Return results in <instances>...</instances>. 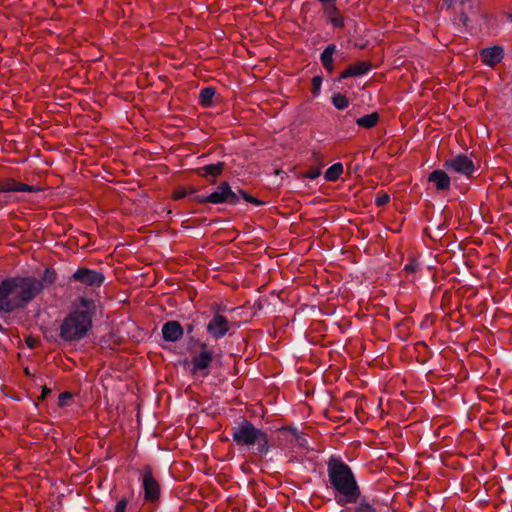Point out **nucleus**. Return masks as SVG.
Returning a JSON list of instances; mask_svg holds the SVG:
<instances>
[{"instance_id": "33", "label": "nucleus", "mask_w": 512, "mask_h": 512, "mask_svg": "<svg viewBox=\"0 0 512 512\" xmlns=\"http://www.w3.org/2000/svg\"><path fill=\"white\" fill-rule=\"evenodd\" d=\"M128 500L126 498L120 499L115 506L114 512H126Z\"/></svg>"}, {"instance_id": "13", "label": "nucleus", "mask_w": 512, "mask_h": 512, "mask_svg": "<svg viewBox=\"0 0 512 512\" xmlns=\"http://www.w3.org/2000/svg\"><path fill=\"white\" fill-rule=\"evenodd\" d=\"M372 68L369 61H358L355 64L349 65L343 72L340 73L336 82L341 83L349 77H360L366 75Z\"/></svg>"}, {"instance_id": "15", "label": "nucleus", "mask_w": 512, "mask_h": 512, "mask_svg": "<svg viewBox=\"0 0 512 512\" xmlns=\"http://www.w3.org/2000/svg\"><path fill=\"white\" fill-rule=\"evenodd\" d=\"M40 188L24 183L17 182L12 178L4 179L0 182V192L9 193V192H38Z\"/></svg>"}, {"instance_id": "43", "label": "nucleus", "mask_w": 512, "mask_h": 512, "mask_svg": "<svg viewBox=\"0 0 512 512\" xmlns=\"http://www.w3.org/2000/svg\"><path fill=\"white\" fill-rule=\"evenodd\" d=\"M508 18L512 21V14H509Z\"/></svg>"}, {"instance_id": "17", "label": "nucleus", "mask_w": 512, "mask_h": 512, "mask_svg": "<svg viewBox=\"0 0 512 512\" xmlns=\"http://www.w3.org/2000/svg\"><path fill=\"white\" fill-rule=\"evenodd\" d=\"M337 51V46L334 43H331L325 47V49L320 54V61L324 67V69L328 73H332L334 71V59L333 55Z\"/></svg>"}, {"instance_id": "6", "label": "nucleus", "mask_w": 512, "mask_h": 512, "mask_svg": "<svg viewBox=\"0 0 512 512\" xmlns=\"http://www.w3.org/2000/svg\"><path fill=\"white\" fill-rule=\"evenodd\" d=\"M190 342H196L200 351L192 356L189 371L192 375H199L205 378L210 374L214 353L209 349L206 342L198 341L194 337L190 338Z\"/></svg>"}, {"instance_id": "7", "label": "nucleus", "mask_w": 512, "mask_h": 512, "mask_svg": "<svg viewBox=\"0 0 512 512\" xmlns=\"http://www.w3.org/2000/svg\"><path fill=\"white\" fill-rule=\"evenodd\" d=\"M141 482L144 500L149 503H157L160 500L161 487L149 465L144 466L141 471Z\"/></svg>"}, {"instance_id": "23", "label": "nucleus", "mask_w": 512, "mask_h": 512, "mask_svg": "<svg viewBox=\"0 0 512 512\" xmlns=\"http://www.w3.org/2000/svg\"><path fill=\"white\" fill-rule=\"evenodd\" d=\"M343 173V165L338 162L331 165L324 173V179L329 182L337 181Z\"/></svg>"}, {"instance_id": "39", "label": "nucleus", "mask_w": 512, "mask_h": 512, "mask_svg": "<svg viewBox=\"0 0 512 512\" xmlns=\"http://www.w3.org/2000/svg\"><path fill=\"white\" fill-rule=\"evenodd\" d=\"M27 345H28L30 348H33V347H34V345H35L34 340H32V339H28V340H27Z\"/></svg>"}, {"instance_id": "38", "label": "nucleus", "mask_w": 512, "mask_h": 512, "mask_svg": "<svg viewBox=\"0 0 512 512\" xmlns=\"http://www.w3.org/2000/svg\"><path fill=\"white\" fill-rule=\"evenodd\" d=\"M185 329H186L187 334H190V333H192V332H193V330H194V326H193V324H188V325H186V327L184 328V330H185Z\"/></svg>"}, {"instance_id": "36", "label": "nucleus", "mask_w": 512, "mask_h": 512, "mask_svg": "<svg viewBox=\"0 0 512 512\" xmlns=\"http://www.w3.org/2000/svg\"><path fill=\"white\" fill-rule=\"evenodd\" d=\"M448 227V223L445 220L442 224L438 225L437 231L439 232L438 235L440 236V233L443 232Z\"/></svg>"}, {"instance_id": "40", "label": "nucleus", "mask_w": 512, "mask_h": 512, "mask_svg": "<svg viewBox=\"0 0 512 512\" xmlns=\"http://www.w3.org/2000/svg\"><path fill=\"white\" fill-rule=\"evenodd\" d=\"M0 332L5 333V328L2 326L1 323H0Z\"/></svg>"}, {"instance_id": "37", "label": "nucleus", "mask_w": 512, "mask_h": 512, "mask_svg": "<svg viewBox=\"0 0 512 512\" xmlns=\"http://www.w3.org/2000/svg\"><path fill=\"white\" fill-rule=\"evenodd\" d=\"M461 21L463 22L464 25H467L468 21H469L468 16L466 14L462 13L461 14Z\"/></svg>"}, {"instance_id": "3", "label": "nucleus", "mask_w": 512, "mask_h": 512, "mask_svg": "<svg viewBox=\"0 0 512 512\" xmlns=\"http://www.w3.org/2000/svg\"><path fill=\"white\" fill-rule=\"evenodd\" d=\"M231 437L238 446L255 447V453L260 456H267L271 451L269 436L263 430L254 426V424L242 418L240 422L231 428Z\"/></svg>"}, {"instance_id": "29", "label": "nucleus", "mask_w": 512, "mask_h": 512, "mask_svg": "<svg viewBox=\"0 0 512 512\" xmlns=\"http://www.w3.org/2000/svg\"><path fill=\"white\" fill-rule=\"evenodd\" d=\"M320 175H321V170L319 167H317V168H310L309 170H307L306 172H304L302 174V177L314 180V179L318 178Z\"/></svg>"}, {"instance_id": "42", "label": "nucleus", "mask_w": 512, "mask_h": 512, "mask_svg": "<svg viewBox=\"0 0 512 512\" xmlns=\"http://www.w3.org/2000/svg\"><path fill=\"white\" fill-rule=\"evenodd\" d=\"M401 325H402V322H398V323L395 324V327L399 328Z\"/></svg>"}, {"instance_id": "21", "label": "nucleus", "mask_w": 512, "mask_h": 512, "mask_svg": "<svg viewBox=\"0 0 512 512\" xmlns=\"http://www.w3.org/2000/svg\"><path fill=\"white\" fill-rule=\"evenodd\" d=\"M216 94V89L214 87L208 86L204 87L200 90L199 93V103L203 107H212L213 98Z\"/></svg>"}, {"instance_id": "1", "label": "nucleus", "mask_w": 512, "mask_h": 512, "mask_svg": "<svg viewBox=\"0 0 512 512\" xmlns=\"http://www.w3.org/2000/svg\"><path fill=\"white\" fill-rule=\"evenodd\" d=\"M43 290V283L32 276H17L0 283V312L24 309Z\"/></svg>"}, {"instance_id": "8", "label": "nucleus", "mask_w": 512, "mask_h": 512, "mask_svg": "<svg viewBox=\"0 0 512 512\" xmlns=\"http://www.w3.org/2000/svg\"><path fill=\"white\" fill-rule=\"evenodd\" d=\"M105 281L102 272L87 267H79L70 277L68 283L79 282L91 288H100Z\"/></svg>"}, {"instance_id": "10", "label": "nucleus", "mask_w": 512, "mask_h": 512, "mask_svg": "<svg viewBox=\"0 0 512 512\" xmlns=\"http://www.w3.org/2000/svg\"><path fill=\"white\" fill-rule=\"evenodd\" d=\"M234 326V323L230 322L219 312H216L206 324V330L210 337L217 341L225 337Z\"/></svg>"}, {"instance_id": "4", "label": "nucleus", "mask_w": 512, "mask_h": 512, "mask_svg": "<svg viewBox=\"0 0 512 512\" xmlns=\"http://www.w3.org/2000/svg\"><path fill=\"white\" fill-rule=\"evenodd\" d=\"M241 198L255 206H262L264 204L262 200L255 198L239 187H237L236 190H233L227 181L220 182L215 190L207 196L196 195L194 200L201 204L211 203L236 206L239 204Z\"/></svg>"}, {"instance_id": "2", "label": "nucleus", "mask_w": 512, "mask_h": 512, "mask_svg": "<svg viewBox=\"0 0 512 512\" xmlns=\"http://www.w3.org/2000/svg\"><path fill=\"white\" fill-rule=\"evenodd\" d=\"M327 475L335 502L339 506L355 502L360 486L352 468L340 457L331 456L327 461Z\"/></svg>"}, {"instance_id": "14", "label": "nucleus", "mask_w": 512, "mask_h": 512, "mask_svg": "<svg viewBox=\"0 0 512 512\" xmlns=\"http://www.w3.org/2000/svg\"><path fill=\"white\" fill-rule=\"evenodd\" d=\"M480 57L482 62L489 66L494 67L500 63L504 57V49L502 46L495 45L493 47H487L480 51Z\"/></svg>"}, {"instance_id": "35", "label": "nucleus", "mask_w": 512, "mask_h": 512, "mask_svg": "<svg viewBox=\"0 0 512 512\" xmlns=\"http://www.w3.org/2000/svg\"><path fill=\"white\" fill-rule=\"evenodd\" d=\"M51 393V389L47 387L42 388L41 396L39 397L40 400H44L49 394Z\"/></svg>"}, {"instance_id": "20", "label": "nucleus", "mask_w": 512, "mask_h": 512, "mask_svg": "<svg viewBox=\"0 0 512 512\" xmlns=\"http://www.w3.org/2000/svg\"><path fill=\"white\" fill-rule=\"evenodd\" d=\"M326 16L329 18L330 23L336 28H343L344 18L339 15V10L335 5H326L324 8Z\"/></svg>"}, {"instance_id": "16", "label": "nucleus", "mask_w": 512, "mask_h": 512, "mask_svg": "<svg viewBox=\"0 0 512 512\" xmlns=\"http://www.w3.org/2000/svg\"><path fill=\"white\" fill-rule=\"evenodd\" d=\"M428 181L434 183L437 190L445 191L450 188V177L448 174L440 169L433 170L428 175Z\"/></svg>"}, {"instance_id": "27", "label": "nucleus", "mask_w": 512, "mask_h": 512, "mask_svg": "<svg viewBox=\"0 0 512 512\" xmlns=\"http://www.w3.org/2000/svg\"><path fill=\"white\" fill-rule=\"evenodd\" d=\"M389 201H390V196L387 193H385L383 191H380V192H378L376 194V197H375V204H376V206L383 207Z\"/></svg>"}, {"instance_id": "12", "label": "nucleus", "mask_w": 512, "mask_h": 512, "mask_svg": "<svg viewBox=\"0 0 512 512\" xmlns=\"http://www.w3.org/2000/svg\"><path fill=\"white\" fill-rule=\"evenodd\" d=\"M161 333L166 342H178L184 335V327L179 321L169 320L163 324Z\"/></svg>"}, {"instance_id": "9", "label": "nucleus", "mask_w": 512, "mask_h": 512, "mask_svg": "<svg viewBox=\"0 0 512 512\" xmlns=\"http://www.w3.org/2000/svg\"><path fill=\"white\" fill-rule=\"evenodd\" d=\"M444 169L449 172L458 173L467 178H472L476 171L474 162L465 154H458L443 163Z\"/></svg>"}, {"instance_id": "30", "label": "nucleus", "mask_w": 512, "mask_h": 512, "mask_svg": "<svg viewBox=\"0 0 512 512\" xmlns=\"http://www.w3.org/2000/svg\"><path fill=\"white\" fill-rule=\"evenodd\" d=\"M72 399V394L70 392H63L58 397V405L60 407H65L69 404Z\"/></svg>"}, {"instance_id": "32", "label": "nucleus", "mask_w": 512, "mask_h": 512, "mask_svg": "<svg viewBox=\"0 0 512 512\" xmlns=\"http://www.w3.org/2000/svg\"><path fill=\"white\" fill-rule=\"evenodd\" d=\"M418 269H419V263L413 258H410L408 263H406L404 266V270L406 272H410V273H414Z\"/></svg>"}, {"instance_id": "28", "label": "nucleus", "mask_w": 512, "mask_h": 512, "mask_svg": "<svg viewBox=\"0 0 512 512\" xmlns=\"http://www.w3.org/2000/svg\"><path fill=\"white\" fill-rule=\"evenodd\" d=\"M322 82H323V78L319 75L314 76L312 78V90L311 91L314 96L319 95L321 86H322Z\"/></svg>"}, {"instance_id": "19", "label": "nucleus", "mask_w": 512, "mask_h": 512, "mask_svg": "<svg viewBox=\"0 0 512 512\" xmlns=\"http://www.w3.org/2000/svg\"><path fill=\"white\" fill-rule=\"evenodd\" d=\"M73 311H80L83 313H88V315L93 318V315L96 311V304L94 299L89 298L87 296H80L78 302L76 304V308Z\"/></svg>"}, {"instance_id": "25", "label": "nucleus", "mask_w": 512, "mask_h": 512, "mask_svg": "<svg viewBox=\"0 0 512 512\" xmlns=\"http://www.w3.org/2000/svg\"><path fill=\"white\" fill-rule=\"evenodd\" d=\"M57 280V273L53 268H46L41 276V283H43V288L45 286L53 285Z\"/></svg>"}, {"instance_id": "11", "label": "nucleus", "mask_w": 512, "mask_h": 512, "mask_svg": "<svg viewBox=\"0 0 512 512\" xmlns=\"http://www.w3.org/2000/svg\"><path fill=\"white\" fill-rule=\"evenodd\" d=\"M226 167L225 162H217L204 165L195 169V173L206 179L210 184H215L217 177L221 176Z\"/></svg>"}, {"instance_id": "18", "label": "nucleus", "mask_w": 512, "mask_h": 512, "mask_svg": "<svg viewBox=\"0 0 512 512\" xmlns=\"http://www.w3.org/2000/svg\"><path fill=\"white\" fill-rule=\"evenodd\" d=\"M349 504H354L353 512H375L377 507L374 505L373 500L369 499V497L362 495L361 490L359 491V496L355 502H349Z\"/></svg>"}, {"instance_id": "26", "label": "nucleus", "mask_w": 512, "mask_h": 512, "mask_svg": "<svg viewBox=\"0 0 512 512\" xmlns=\"http://www.w3.org/2000/svg\"><path fill=\"white\" fill-rule=\"evenodd\" d=\"M197 188L195 187H189V188H184V187H180L178 189H176L173 193V199L174 200H180V199H183L189 195H194L197 193Z\"/></svg>"}, {"instance_id": "5", "label": "nucleus", "mask_w": 512, "mask_h": 512, "mask_svg": "<svg viewBox=\"0 0 512 512\" xmlns=\"http://www.w3.org/2000/svg\"><path fill=\"white\" fill-rule=\"evenodd\" d=\"M92 328V319L88 313L70 311L59 326V337L71 343L82 340Z\"/></svg>"}, {"instance_id": "31", "label": "nucleus", "mask_w": 512, "mask_h": 512, "mask_svg": "<svg viewBox=\"0 0 512 512\" xmlns=\"http://www.w3.org/2000/svg\"><path fill=\"white\" fill-rule=\"evenodd\" d=\"M295 441L299 448L307 449L309 446L308 439H307L306 435L302 432L299 435H297V437L295 438Z\"/></svg>"}, {"instance_id": "41", "label": "nucleus", "mask_w": 512, "mask_h": 512, "mask_svg": "<svg viewBox=\"0 0 512 512\" xmlns=\"http://www.w3.org/2000/svg\"><path fill=\"white\" fill-rule=\"evenodd\" d=\"M461 4H465L466 2H469L470 0H458Z\"/></svg>"}, {"instance_id": "22", "label": "nucleus", "mask_w": 512, "mask_h": 512, "mask_svg": "<svg viewBox=\"0 0 512 512\" xmlns=\"http://www.w3.org/2000/svg\"><path fill=\"white\" fill-rule=\"evenodd\" d=\"M379 114L377 112H373L371 114L364 115L356 119V124L360 127L370 129L374 127L379 121Z\"/></svg>"}, {"instance_id": "24", "label": "nucleus", "mask_w": 512, "mask_h": 512, "mask_svg": "<svg viewBox=\"0 0 512 512\" xmlns=\"http://www.w3.org/2000/svg\"><path fill=\"white\" fill-rule=\"evenodd\" d=\"M333 106L338 110H344L349 106V100L342 93H334L331 97Z\"/></svg>"}, {"instance_id": "34", "label": "nucleus", "mask_w": 512, "mask_h": 512, "mask_svg": "<svg viewBox=\"0 0 512 512\" xmlns=\"http://www.w3.org/2000/svg\"><path fill=\"white\" fill-rule=\"evenodd\" d=\"M279 432H289L294 438L297 437L301 432L298 431V429L294 426H282L279 428Z\"/></svg>"}]
</instances>
